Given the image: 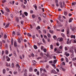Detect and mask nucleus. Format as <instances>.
<instances>
[{"label": "nucleus", "mask_w": 76, "mask_h": 76, "mask_svg": "<svg viewBox=\"0 0 76 76\" xmlns=\"http://www.w3.org/2000/svg\"><path fill=\"white\" fill-rule=\"evenodd\" d=\"M0 47H1L2 46V42H0Z\"/></svg>", "instance_id": "obj_41"}, {"label": "nucleus", "mask_w": 76, "mask_h": 76, "mask_svg": "<svg viewBox=\"0 0 76 76\" xmlns=\"http://www.w3.org/2000/svg\"><path fill=\"white\" fill-rule=\"evenodd\" d=\"M43 32H44V34H46V31L44 30Z\"/></svg>", "instance_id": "obj_64"}, {"label": "nucleus", "mask_w": 76, "mask_h": 76, "mask_svg": "<svg viewBox=\"0 0 76 76\" xmlns=\"http://www.w3.org/2000/svg\"><path fill=\"white\" fill-rule=\"evenodd\" d=\"M18 42H19V43H20V42H21V40H20V38H18Z\"/></svg>", "instance_id": "obj_10"}, {"label": "nucleus", "mask_w": 76, "mask_h": 76, "mask_svg": "<svg viewBox=\"0 0 76 76\" xmlns=\"http://www.w3.org/2000/svg\"><path fill=\"white\" fill-rule=\"evenodd\" d=\"M58 40L59 41H63V39L62 38H58Z\"/></svg>", "instance_id": "obj_5"}, {"label": "nucleus", "mask_w": 76, "mask_h": 76, "mask_svg": "<svg viewBox=\"0 0 76 76\" xmlns=\"http://www.w3.org/2000/svg\"><path fill=\"white\" fill-rule=\"evenodd\" d=\"M33 6L35 8L36 10H37V5H36V4H35Z\"/></svg>", "instance_id": "obj_8"}, {"label": "nucleus", "mask_w": 76, "mask_h": 76, "mask_svg": "<svg viewBox=\"0 0 76 76\" xmlns=\"http://www.w3.org/2000/svg\"><path fill=\"white\" fill-rule=\"evenodd\" d=\"M1 12L2 13V14H4V12H3V10H1Z\"/></svg>", "instance_id": "obj_61"}, {"label": "nucleus", "mask_w": 76, "mask_h": 76, "mask_svg": "<svg viewBox=\"0 0 76 76\" xmlns=\"http://www.w3.org/2000/svg\"><path fill=\"white\" fill-rule=\"evenodd\" d=\"M43 51L45 53H46V49L45 48H44L43 49Z\"/></svg>", "instance_id": "obj_50"}, {"label": "nucleus", "mask_w": 76, "mask_h": 76, "mask_svg": "<svg viewBox=\"0 0 76 76\" xmlns=\"http://www.w3.org/2000/svg\"><path fill=\"white\" fill-rule=\"evenodd\" d=\"M29 70L30 72H32V69L31 68H30L29 69Z\"/></svg>", "instance_id": "obj_37"}, {"label": "nucleus", "mask_w": 76, "mask_h": 76, "mask_svg": "<svg viewBox=\"0 0 76 76\" xmlns=\"http://www.w3.org/2000/svg\"><path fill=\"white\" fill-rule=\"evenodd\" d=\"M37 60H39V59H42V57H38V58H37Z\"/></svg>", "instance_id": "obj_32"}, {"label": "nucleus", "mask_w": 76, "mask_h": 76, "mask_svg": "<svg viewBox=\"0 0 76 76\" xmlns=\"http://www.w3.org/2000/svg\"><path fill=\"white\" fill-rule=\"evenodd\" d=\"M62 64L64 66L65 65V63L64 62H63L62 63Z\"/></svg>", "instance_id": "obj_63"}, {"label": "nucleus", "mask_w": 76, "mask_h": 76, "mask_svg": "<svg viewBox=\"0 0 76 76\" xmlns=\"http://www.w3.org/2000/svg\"><path fill=\"white\" fill-rule=\"evenodd\" d=\"M72 19L71 18H70L69 19V23L71 22L72 21Z\"/></svg>", "instance_id": "obj_33"}, {"label": "nucleus", "mask_w": 76, "mask_h": 76, "mask_svg": "<svg viewBox=\"0 0 76 76\" xmlns=\"http://www.w3.org/2000/svg\"><path fill=\"white\" fill-rule=\"evenodd\" d=\"M37 75H39V71H37Z\"/></svg>", "instance_id": "obj_51"}, {"label": "nucleus", "mask_w": 76, "mask_h": 76, "mask_svg": "<svg viewBox=\"0 0 76 76\" xmlns=\"http://www.w3.org/2000/svg\"><path fill=\"white\" fill-rule=\"evenodd\" d=\"M20 39L21 40V41H23V38L22 37H20Z\"/></svg>", "instance_id": "obj_60"}, {"label": "nucleus", "mask_w": 76, "mask_h": 76, "mask_svg": "<svg viewBox=\"0 0 76 76\" xmlns=\"http://www.w3.org/2000/svg\"><path fill=\"white\" fill-rule=\"evenodd\" d=\"M52 72H53V73H54V74H56V72L54 69H53L52 70Z\"/></svg>", "instance_id": "obj_20"}, {"label": "nucleus", "mask_w": 76, "mask_h": 76, "mask_svg": "<svg viewBox=\"0 0 76 76\" xmlns=\"http://www.w3.org/2000/svg\"><path fill=\"white\" fill-rule=\"evenodd\" d=\"M66 57H68V56H70V54L69 53H67L66 55Z\"/></svg>", "instance_id": "obj_45"}, {"label": "nucleus", "mask_w": 76, "mask_h": 76, "mask_svg": "<svg viewBox=\"0 0 76 76\" xmlns=\"http://www.w3.org/2000/svg\"><path fill=\"white\" fill-rule=\"evenodd\" d=\"M24 15H25V16H28V13L27 12H24Z\"/></svg>", "instance_id": "obj_9"}, {"label": "nucleus", "mask_w": 76, "mask_h": 76, "mask_svg": "<svg viewBox=\"0 0 76 76\" xmlns=\"http://www.w3.org/2000/svg\"><path fill=\"white\" fill-rule=\"evenodd\" d=\"M10 17L12 18H13V15L12 14H11L10 15Z\"/></svg>", "instance_id": "obj_48"}, {"label": "nucleus", "mask_w": 76, "mask_h": 76, "mask_svg": "<svg viewBox=\"0 0 76 76\" xmlns=\"http://www.w3.org/2000/svg\"><path fill=\"white\" fill-rule=\"evenodd\" d=\"M5 10H6V11H7V12H10V10L9 9V8H8L7 7L5 8Z\"/></svg>", "instance_id": "obj_6"}, {"label": "nucleus", "mask_w": 76, "mask_h": 76, "mask_svg": "<svg viewBox=\"0 0 76 76\" xmlns=\"http://www.w3.org/2000/svg\"><path fill=\"white\" fill-rule=\"evenodd\" d=\"M60 6L61 8H63V5L62 4V2H60Z\"/></svg>", "instance_id": "obj_7"}, {"label": "nucleus", "mask_w": 76, "mask_h": 76, "mask_svg": "<svg viewBox=\"0 0 76 76\" xmlns=\"http://www.w3.org/2000/svg\"><path fill=\"white\" fill-rule=\"evenodd\" d=\"M69 51L71 53H72V54H74V52H73V50H69Z\"/></svg>", "instance_id": "obj_14"}, {"label": "nucleus", "mask_w": 76, "mask_h": 76, "mask_svg": "<svg viewBox=\"0 0 76 76\" xmlns=\"http://www.w3.org/2000/svg\"><path fill=\"white\" fill-rule=\"evenodd\" d=\"M9 26V23H8L7 24V25L5 26V28H7Z\"/></svg>", "instance_id": "obj_23"}, {"label": "nucleus", "mask_w": 76, "mask_h": 76, "mask_svg": "<svg viewBox=\"0 0 76 76\" xmlns=\"http://www.w3.org/2000/svg\"><path fill=\"white\" fill-rule=\"evenodd\" d=\"M16 66V67H18V69L19 70H20V66H19V64H17Z\"/></svg>", "instance_id": "obj_1"}, {"label": "nucleus", "mask_w": 76, "mask_h": 76, "mask_svg": "<svg viewBox=\"0 0 76 76\" xmlns=\"http://www.w3.org/2000/svg\"><path fill=\"white\" fill-rule=\"evenodd\" d=\"M14 47H16V46H17V43L16 41H14Z\"/></svg>", "instance_id": "obj_3"}, {"label": "nucleus", "mask_w": 76, "mask_h": 76, "mask_svg": "<svg viewBox=\"0 0 76 76\" xmlns=\"http://www.w3.org/2000/svg\"><path fill=\"white\" fill-rule=\"evenodd\" d=\"M34 13V12L32 10H30V13Z\"/></svg>", "instance_id": "obj_52"}, {"label": "nucleus", "mask_w": 76, "mask_h": 76, "mask_svg": "<svg viewBox=\"0 0 76 76\" xmlns=\"http://www.w3.org/2000/svg\"><path fill=\"white\" fill-rule=\"evenodd\" d=\"M34 47L35 48V49H37V48H38L37 46L35 45H34Z\"/></svg>", "instance_id": "obj_21"}, {"label": "nucleus", "mask_w": 76, "mask_h": 76, "mask_svg": "<svg viewBox=\"0 0 76 76\" xmlns=\"http://www.w3.org/2000/svg\"><path fill=\"white\" fill-rule=\"evenodd\" d=\"M38 19L39 20V21H41V17H39L38 18Z\"/></svg>", "instance_id": "obj_38"}, {"label": "nucleus", "mask_w": 76, "mask_h": 76, "mask_svg": "<svg viewBox=\"0 0 76 76\" xmlns=\"http://www.w3.org/2000/svg\"><path fill=\"white\" fill-rule=\"evenodd\" d=\"M15 34H16V33H15V31H13L12 32V35H15Z\"/></svg>", "instance_id": "obj_24"}, {"label": "nucleus", "mask_w": 76, "mask_h": 76, "mask_svg": "<svg viewBox=\"0 0 76 76\" xmlns=\"http://www.w3.org/2000/svg\"><path fill=\"white\" fill-rule=\"evenodd\" d=\"M32 38L33 39H34L35 38V35H33L32 36Z\"/></svg>", "instance_id": "obj_36"}, {"label": "nucleus", "mask_w": 76, "mask_h": 76, "mask_svg": "<svg viewBox=\"0 0 76 76\" xmlns=\"http://www.w3.org/2000/svg\"><path fill=\"white\" fill-rule=\"evenodd\" d=\"M75 29V28H73L72 29V31H74Z\"/></svg>", "instance_id": "obj_62"}, {"label": "nucleus", "mask_w": 76, "mask_h": 76, "mask_svg": "<svg viewBox=\"0 0 76 76\" xmlns=\"http://www.w3.org/2000/svg\"><path fill=\"white\" fill-rule=\"evenodd\" d=\"M17 35H20V32L18 31L17 33Z\"/></svg>", "instance_id": "obj_17"}, {"label": "nucleus", "mask_w": 76, "mask_h": 76, "mask_svg": "<svg viewBox=\"0 0 76 76\" xmlns=\"http://www.w3.org/2000/svg\"><path fill=\"white\" fill-rule=\"evenodd\" d=\"M50 48L51 49H52V50H53V46L52 45H50Z\"/></svg>", "instance_id": "obj_18"}, {"label": "nucleus", "mask_w": 76, "mask_h": 76, "mask_svg": "<svg viewBox=\"0 0 76 76\" xmlns=\"http://www.w3.org/2000/svg\"><path fill=\"white\" fill-rule=\"evenodd\" d=\"M30 26L31 29H32V28H33V27H32V25H31V24H30Z\"/></svg>", "instance_id": "obj_44"}, {"label": "nucleus", "mask_w": 76, "mask_h": 76, "mask_svg": "<svg viewBox=\"0 0 76 76\" xmlns=\"http://www.w3.org/2000/svg\"><path fill=\"white\" fill-rule=\"evenodd\" d=\"M44 37L46 39H47V36L45 35H44Z\"/></svg>", "instance_id": "obj_46"}, {"label": "nucleus", "mask_w": 76, "mask_h": 76, "mask_svg": "<svg viewBox=\"0 0 76 76\" xmlns=\"http://www.w3.org/2000/svg\"><path fill=\"white\" fill-rule=\"evenodd\" d=\"M73 60H74V61H75V60H76V58H73L72 59Z\"/></svg>", "instance_id": "obj_58"}, {"label": "nucleus", "mask_w": 76, "mask_h": 76, "mask_svg": "<svg viewBox=\"0 0 76 76\" xmlns=\"http://www.w3.org/2000/svg\"><path fill=\"white\" fill-rule=\"evenodd\" d=\"M58 27H61L63 26V25L62 24H61L58 26Z\"/></svg>", "instance_id": "obj_54"}, {"label": "nucleus", "mask_w": 76, "mask_h": 76, "mask_svg": "<svg viewBox=\"0 0 76 76\" xmlns=\"http://www.w3.org/2000/svg\"><path fill=\"white\" fill-rule=\"evenodd\" d=\"M32 62L33 63H34V64H36V63H37L36 62V61L34 60H33Z\"/></svg>", "instance_id": "obj_30"}, {"label": "nucleus", "mask_w": 76, "mask_h": 76, "mask_svg": "<svg viewBox=\"0 0 76 76\" xmlns=\"http://www.w3.org/2000/svg\"><path fill=\"white\" fill-rule=\"evenodd\" d=\"M7 38V36L5 34L4 35V38L5 39V38Z\"/></svg>", "instance_id": "obj_42"}, {"label": "nucleus", "mask_w": 76, "mask_h": 76, "mask_svg": "<svg viewBox=\"0 0 76 76\" xmlns=\"http://www.w3.org/2000/svg\"><path fill=\"white\" fill-rule=\"evenodd\" d=\"M64 15L65 16L67 15V12H66V11H64Z\"/></svg>", "instance_id": "obj_13"}, {"label": "nucleus", "mask_w": 76, "mask_h": 76, "mask_svg": "<svg viewBox=\"0 0 76 76\" xmlns=\"http://www.w3.org/2000/svg\"><path fill=\"white\" fill-rule=\"evenodd\" d=\"M65 60L66 62H69V60H68V59L67 57H65Z\"/></svg>", "instance_id": "obj_22"}, {"label": "nucleus", "mask_w": 76, "mask_h": 76, "mask_svg": "<svg viewBox=\"0 0 76 76\" xmlns=\"http://www.w3.org/2000/svg\"><path fill=\"white\" fill-rule=\"evenodd\" d=\"M60 69H63V64H61V67L59 68Z\"/></svg>", "instance_id": "obj_15"}, {"label": "nucleus", "mask_w": 76, "mask_h": 76, "mask_svg": "<svg viewBox=\"0 0 76 76\" xmlns=\"http://www.w3.org/2000/svg\"><path fill=\"white\" fill-rule=\"evenodd\" d=\"M56 62H57V59H55L53 61V64H56Z\"/></svg>", "instance_id": "obj_19"}, {"label": "nucleus", "mask_w": 76, "mask_h": 76, "mask_svg": "<svg viewBox=\"0 0 76 76\" xmlns=\"http://www.w3.org/2000/svg\"><path fill=\"white\" fill-rule=\"evenodd\" d=\"M3 74H5V73H6V70L4 69L3 70Z\"/></svg>", "instance_id": "obj_29"}, {"label": "nucleus", "mask_w": 76, "mask_h": 76, "mask_svg": "<svg viewBox=\"0 0 76 76\" xmlns=\"http://www.w3.org/2000/svg\"><path fill=\"white\" fill-rule=\"evenodd\" d=\"M56 6H57V7H58V6H59V5L58 4V2H57L56 3Z\"/></svg>", "instance_id": "obj_57"}, {"label": "nucleus", "mask_w": 76, "mask_h": 76, "mask_svg": "<svg viewBox=\"0 0 76 76\" xmlns=\"http://www.w3.org/2000/svg\"><path fill=\"white\" fill-rule=\"evenodd\" d=\"M32 17L33 18H35L36 16L35 15L33 14L32 15Z\"/></svg>", "instance_id": "obj_11"}, {"label": "nucleus", "mask_w": 76, "mask_h": 76, "mask_svg": "<svg viewBox=\"0 0 76 76\" xmlns=\"http://www.w3.org/2000/svg\"><path fill=\"white\" fill-rule=\"evenodd\" d=\"M13 53L15 56V57H16V52L14 51Z\"/></svg>", "instance_id": "obj_26"}, {"label": "nucleus", "mask_w": 76, "mask_h": 76, "mask_svg": "<svg viewBox=\"0 0 76 76\" xmlns=\"http://www.w3.org/2000/svg\"><path fill=\"white\" fill-rule=\"evenodd\" d=\"M42 16L44 18H45V17H46V15H45V14H43Z\"/></svg>", "instance_id": "obj_27"}, {"label": "nucleus", "mask_w": 76, "mask_h": 76, "mask_svg": "<svg viewBox=\"0 0 76 76\" xmlns=\"http://www.w3.org/2000/svg\"><path fill=\"white\" fill-rule=\"evenodd\" d=\"M20 23H21V24H22V25H23V21H21L20 22Z\"/></svg>", "instance_id": "obj_56"}, {"label": "nucleus", "mask_w": 76, "mask_h": 76, "mask_svg": "<svg viewBox=\"0 0 76 76\" xmlns=\"http://www.w3.org/2000/svg\"><path fill=\"white\" fill-rule=\"evenodd\" d=\"M12 68H13V67H14V63H12Z\"/></svg>", "instance_id": "obj_34"}, {"label": "nucleus", "mask_w": 76, "mask_h": 76, "mask_svg": "<svg viewBox=\"0 0 76 76\" xmlns=\"http://www.w3.org/2000/svg\"><path fill=\"white\" fill-rule=\"evenodd\" d=\"M6 58H8L7 59V61H10V58H9L8 57L6 56Z\"/></svg>", "instance_id": "obj_25"}, {"label": "nucleus", "mask_w": 76, "mask_h": 76, "mask_svg": "<svg viewBox=\"0 0 76 76\" xmlns=\"http://www.w3.org/2000/svg\"><path fill=\"white\" fill-rule=\"evenodd\" d=\"M49 32L51 34H53L54 33V31L52 30H49Z\"/></svg>", "instance_id": "obj_12"}, {"label": "nucleus", "mask_w": 76, "mask_h": 76, "mask_svg": "<svg viewBox=\"0 0 76 76\" xmlns=\"http://www.w3.org/2000/svg\"><path fill=\"white\" fill-rule=\"evenodd\" d=\"M6 2V0H3L2 1L3 3H4V2Z\"/></svg>", "instance_id": "obj_40"}, {"label": "nucleus", "mask_w": 76, "mask_h": 76, "mask_svg": "<svg viewBox=\"0 0 76 76\" xmlns=\"http://www.w3.org/2000/svg\"><path fill=\"white\" fill-rule=\"evenodd\" d=\"M40 54L42 57H44V55L43 54V53H41Z\"/></svg>", "instance_id": "obj_39"}, {"label": "nucleus", "mask_w": 76, "mask_h": 76, "mask_svg": "<svg viewBox=\"0 0 76 76\" xmlns=\"http://www.w3.org/2000/svg\"><path fill=\"white\" fill-rule=\"evenodd\" d=\"M71 40L69 41V39H67V44H71Z\"/></svg>", "instance_id": "obj_2"}, {"label": "nucleus", "mask_w": 76, "mask_h": 76, "mask_svg": "<svg viewBox=\"0 0 76 76\" xmlns=\"http://www.w3.org/2000/svg\"><path fill=\"white\" fill-rule=\"evenodd\" d=\"M16 22H19V18H18V17L16 18Z\"/></svg>", "instance_id": "obj_16"}, {"label": "nucleus", "mask_w": 76, "mask_h": 76, "mask_svg": "<svg viewBox=\"0 0 76 76\" xmlns=\"http://www.w3.org/2000/svg\"><path fill=\"white\" fill-rule=\"evenodd\" d=\"M27 35L28 36V37H31L32 36L31 34H29V33H28L27 34Z\"/></svg>", "instance_id": "obj_35"}, {"label": "nucleus", "mask_w": 76, "mask_h": 76, "mask_svg": "<svg viewBox=\"0 0 76 76\" xmlns=\"http://www.w3.org/2000/svg\"><path fill=\"white\" fill-rule=\"evenodd\" d=\"M65 50L66 51H67V48L66 47H65Z\"/></svg>", "instance_id": "obj_53"}, {"label": "nucleus", "mask_w": 76, "mask_h": 76, "mask_svg": "<svg viewBox=\"0 0 76 76\" xmlns=\"http://www.w3.org/2000/svg\"><path fill=\"white\" fill-rule=\"evenodd\" d=\"M31 55L32 56V57H34V53H32L31 54Z\"/></svg>", "instance_id": "obj_55"}, {"label": "nucleus", "mask_w": 76, "mask_h": 76, "mask_svg": "<svg viewBox=\"0 0 76 76\" xmlns=\"http://www.w3.org/2000/svg\"><path fill=\"white\" fill-rule=\"evenodd\" d=\"M42 41L44 43H45V40L44 39H42Z\"/></svg>", "instance_id": "obj_49"}, {"label": "nucleus", "mask_w": 76, "mask_h": 76, "mask_svg": "<svg viewBox=\"0 0 76 76\" xmlns=\"http://www.w3.org/2000/svg\"><path fill=\"white\" fill-rule=\"evenodd\" d=\"M47 36H48V37H51V35L49 33H48L47 34Z\"/></svg>", "instance_id": "obj_31"}, {"label": "nucleus", "mask_w": 76, "mask_h": 76, "mask_svg": "<svg viewBox=\"0 0 76 76\" xmlns=\"http://www.w3.org/2000/svg\"><path fill=\"white\" fill-rule=\"evenodd\" d=\"M76 2H74L72 3V5H76Z\"/></svg>", "instance_id": "obj_28"}, {"label": "nucleus", "mask_w": 76, "mask_h": 76, "mask_svg": "<svg viewBox=\"0 0 76 76\" xmlns=\"http://www.w3.org/2000/svg\"><path fill=\"white\" fill-rule=\"evenodd\" d=\"M24 76H27V74L26 73H25L24 75Z\"/></svg>", "instance_id": "obj_59"}, {"label": "nucleus", "mask_w": 76, "mask_h": 76, "mask_svg": "<svg viewBox=\"0 0 76 76\" xmlns=\"http://www.w3.org/2000/svg\"><path fill=\"white\" fill-rule=\"evenodd\" d=\"M5 53H6V54H8V51H7V50H6Z\"/></svg>", "instance_id": "obj_47"}, {"label": "nucleus", "mask_w": 76, "mask_h": 76, "mask_svg": "<svg viewBox=\"0 0 76 76\" xmlns=\"http://www.w3.org/2000/svg\"><path fill=\"white\" fill-rule=\"evenodd\" d=\"M17 73H18V72H16V71H14V74L15 75H16V74H17Z\"/></svg>", "instance_id": "obj_43"}, {"label": "nucleus", "mask_w": 76, "mask_h": 76, "mask_svg": "<svg viewBox=\"0 0 76 76\" xmlns=\"http://www.w3.org/2000/svg\"><path fill=\"white\" fill-rule=\"evenodd\" d=\"M69 28H67V34H69Z\"/></svg>", "instance_id": "obj_4"}]
</instances>
